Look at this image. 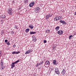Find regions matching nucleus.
Wrapping results in <instances>:
<instances>
[{
  "label": "nucleus",
  "mask_w": 76,
  "mask_h": 76,
  "mask_svg": "<svg viewBox=\"0 0 76 76\" xmlns=\"http://www.w3.org/2000/svg\"><path fill=\"white\" fill-rule=\"evenodd\" d=\"M15 47H16V45L15 44H14L13 45V47H14V48H15Z\"/></svg>",
  "instance_id": "36"
},
{
  "label": "nucleus",
  "mask_w": 76,
  "mask_h": 76,
  "mask_svg": "<svg viewBox=\"0 0 76 76\" xmlns=\"http://www.w3.org/2000/svg\"><path fill=\"white\" fill-rule=\"evenodd\" d=\"M20 52L18 51V52L14 51L12 53V54H19V53H20Z\"/></svg>",
  "instance_id": "6"
},
{
  "label": "nucleus",
  "mask_w": 76,
  "mask_h": 76,
  "mask_svg": "<svg viewBox=\"0 0 76 76\" xmlns=\"http://www.w3.org/2000/svg\"><path fill=\"white\" fill-rule=\"evenodd\" d=\"M34 2H31V4H29L30 7H32V6H34Z\"/></svg>",
  "instance_id": "8"
},
{
  "label": "nucleus",
  "mask_w": 76,
  "mask_h": 76,
  "mask_svg": "<svg viewBox=\"0 0 76 76\" xmlns=\"http://www.w3.org/2000/svg\"><path fill=\"white\" fill-rule=\"evenodd\" d=\"M38 64H37L36 65V67H38Z\"/></svg>",
  "instance_id": "35"
},
{
  "label": "nucleus",
  "mask_w": 76,
  "mask_h": 76,
  "mask_svg": "<svg viewBox=\"0 0 76 76\" xmlns=\"http://www.w3.org/2000/svg\"><path fill=\"white\" fill-rule=\"evenodd\" d=\"M8 13H9V14L10 15H12V13H13V10L12 9L10 8H9L8 10Z\"/></svg>",
  "instance_id": "1"
},
{
  "label": "nucleus",
  "mask_w": 76,
  "mask_h": 76,
  "mask_svg": "<svg viewBox=\"0 0 76 76\" xmlns=\"http://www.w3.org/2000/svg\"><path fill=\"white\" fill-rule=\"evenodd\" d=\"M39 9H40V8H39V7H37L34 10H35V12H36V11L37 12H38V11H39Z\"/></svg>",
  "instance_id": "7"
},
{
  "label": "nucleus",
  "mask_w": 76,
  "mask_h": 76,
  "mask_svg": "<svg viewBox=\"0 0 76 76\" xmlns=\"http://www.w3.org/2000/svg\"><path fill=\"white\" fill-rule=\"evenodd\" d=\"M49 18H50V17L49 15H48V14H47L46 16V19H47V20L48 19H49Z\"/></svg>",
  "instance_id": "12"
},
{
  "label": "nucleus",
  "mask_w": 76,
  "mask_h": 76,
  "mask_svg": "<svg viewBox=\"0 0 76 76\" xmlns=\"http://www.w3.org/2000/svg\"><path fill=\"white\" fill-rule=\"evenodd\" d=\"M31 50H29L27 51L26 52L25 54H29V53H31Z\"/></svg>",
  "instance_id": "15"
},
{
  "label": "nucleus",
  "mask_w": 76,
  "mask_h": 76,
  "mask_svg": "<svg viewBox=\"0 0 76 76\" xmlns=\"http://www.w3.org/2000/svg\"><path fill=\"white\" fill-rule=\"evenodd\" d=\"M32 39H35V38H36V37H35V36H33L32 37Z\"/></svg>",
  "instance_id": "28"
},
{
  "label": "nucleus",
  "mask_w": 76,
  "mask_h": 76,
  "mask_svg": "<svg viewBox=\"0 0 76 76\" xmlns=\"http://www.w3.org/2000/svg\"><path fill=\"white\" fill-rule=\"evenodd\" d=\"M72 36H69V39H71V38H72Z\"/></svg>",
  "instance_id": "30"
},
{
  "label": "nucleus",
  "mask_w": 76,
  "mask_h": 76,
  "mask_svg": "<svg viewBox=\"0 0 76 76\" xmlns=\"http://www.w3.org/2000/svg\"><path fill=\"white\" fill-rule=\"evenodd\" d=\"M29 28H30L31 29H33V28H34V26L32 25H30L29 26Z\"/></svg>",
  "instance_id": "18"
},
{
  "label": "nucleus",
  "mask_w": 76,
  "mask_h": 76,
  "mask_svg": "<svg viewBox=\"0 0 76 76\" xmlns=\"http://www.w3.org/2000/svg\"><path fill=\"white\" fill-rule=\"evenodd\" d=\"M60 22L63 24V25H66L67 23L63 20H60Z\"/></svg>",
  "instance_id": "4"
},
{
  "label": "nucleus",
  "mask_w": 76,
  "mask_h": 76,
  "mask_svg": "<svg viewBox=\"0 0 76 76\" xmlns=\"http://www.w3.org/2000/svg\"><path fill=\"white\" fill-rule=\"evenodd\" d=\"M58 19H60V20H61V19H63V17H62V16H59V17H58Z\"/></svg>",
  "instance_id": "24"
},
{
  "label": "nucleus",
  "mask_w": 76,
  "mask_h": 76,
  "mask_svg": "<svg viewBox=\"0 0 76 76\" xmlns=\"http://www.w3.org/2000/svg\"><path fill=\"white\" fill-rule=\"evenodd\" d=\"M43 42L44 43H46V42H47V40H43Z\"/></svg>",
  "instance_id": "31"
},
{
  "label": "nucleus",
  "mask_w": 76,
  "mask_h": 76,
  "mask_svg": "<svg viewBox=\"0 0 76 76\" xmlns=\"http://www.w3.org/2000/svg\"><path fill=\"white\" fill-rule=\"evenodd\" d=\"M1 52H0V57L1 56Z\"/></svg>",
  "instance_id": "37"
},
{
  "label": "nucleus",
  "mask_w": 76,
  "mask_h": 76,
  "mask_svg": "<svg viewBox=\"0 0 76 76\" xmlns=\"http://www.w3.org/2000/svg\"><path fill=\"white\" fill-rule=\"evenodd\" d=\"M57 34L59 35H62L63 34V31L61 30H60L57 32Z\"/></svg>",
  "instance_id": "5"
},
{
  "label": "nucleus",
  "mask_w": 76,
  "mask_h": 76,
  "mask_svg": "<svg viewBox=\"0 0 76 76\" xmlns=\"http://www.w3.org/2000/svg\"><path fill=\"white\" fill-rule=\"evenodd\" d=\"M58 19V17H56L55 18L54 20L55 21H57V20H59Z\"/></svg>",
  "instance_id": "11"
},
{
  "label": "nucleus",
  "mask_w": 76,
  "mask_h": 76,
  "mask_svg": "<svg viewBox=\"0 0 76 76\" xmlns=\"http://www.w3.org/2000/svg\"><path fill=\"white\" fill-rule=\"evenodd\" d=\"M14 28L16 29H18V26H14Z\"/></svg>",
  "instance_id": "23"
},
{
  "label": "nucleus",
  "mask_w": 76,
  "mask_h": 76,
  "mask_svg": "<svg viewBox=\"0 0 76 76\" xmlns=\"http://www.w3.org/2000/svg\"><path fill=\"white\" fill-rule=\"evenodd\" d=\"M43 63H44V62L42 61L41 62H40L39 63V64H38L39 66V65H41V64H43Z\"/></svg>",
  "instance_id": "22"
},
{
  "label": "nucleus",
  "mask_w": 76,
  "mask_h": 76,
  "mask_svg": "<svg viewBox=\"0 0 76 76\" xmlns=\"http://www.w3.org/2000/svg\"><path fill=\"white\" fill-rule=\"evenodd\" d=\"M59 29H60V27L58 26L56 27L55 29L56 30V31H58Z\"/></svg>",
  "instance_id": "13"
},
{
  "label": "nucleus",
  "mask_w": 76,
  "mask_h": 76,
  "mask_svg": "<svg viewBox=\"0 0 76 76\" xmlns=\"http://www.w3.org/2000/svg\"><path fill=\"white\" fill-rule=\"evenodd\" d=\"M29 31V28H27L26 30V32H28Z\"/></svg>",
  "instance_id": "21"
},
{
  "label": "nucleus",
  "mask_w": 76,
  "mask_h": 76,
  "mask_svg": "<svg viewBox=\"0 0 76 76\" xmlns=\"http://www.w3.org/2000/svg\"><path fill=\"white\" fill-rule=\"evenodd\" d=\"M33 41H34V42H35V41H37V38H35L34 39H33Z\"/></svg>",
  "instance_id": "25"
},
{
  "label": "nucleus",
  "mask_w": 76,
  "mask_h": 76,
  "mask_svg": "<svg viewBox=\"0 0 76 76\" xmlns=\"http://www.w3.org/2000/svg\"><path fill=\"white\" fill-rule=\"evenodd\" d=\"M1 65H4V64H3V62L1 61Z\"/></svg>",
  "instance_id": "33"
},
{
  "label": "nucleus",
  "mask_w": 76,
  "mask_h": 76,
  "mask_svg": "<svg viewBox=\"0 0 76 76\" xmlns=\"http://www.w3.org/2000/svg\"><path fill=\"white\" fill-rule=\"evenodd\" d=\"M7 45H10V43L9 42H7Z\"/></svg>",
  "instance_id": "26"
},
{
  "label": "nucleus",
  "mask_w": 76,
  "mask_h": 76,
  "mask_svg": "<svg viewBox=\"0 0 76 76\" xmlns=\"http://www.w3.org/2000/svg\"><path fill=\"white\" fill-rule=\"evenodd\" d=\"M48 14L49 15L50 17H51L52 16V15H51V14Z\"/></svg>",
  "instance_id": "29"
},
{
  "label": "nucleus",
  "mask_w": 76,
  "mask_h": 76,
  "mask_svg": "<svg viewBox=\"0 0 76 76\" xmlns=\"http://www.w3.org/2000/svg\"><path fill=\"white\" fill-rule=\"evenodd\" d=\"M20 61L19 60H18L17 61H15L14 62H13V64H16L17 63H18V62H19Z\"/></svg>",
  "instance_id": "19"
},
{
  "label": "nucleus",
  "mask_w": 76,
  "mask_h": 76,
  "mask_svg": "<svg viewBox=\"0 0 76 76\" xmlns=\"http://www.w3.org/2000/svg\"><path fill=\"white\" fill-rule=\"evenodd\" d=\"M65 72H66V71H65V70L63 69V71L61 72V73H62V75H64V74H65Z\"/></svg>",
  "instance_id": "16"
},
{
  "label": "nucleus",
  "mask_w": 76,
  "mask_h": 76,
  "mask_svg": "<svg viewBox=\"0 0 76 76\" xmlns=\"http://www.w3.org/2000/svg\"><path fill=\"white\" fill-rule=\"evenodd\" d=\"M5 42H7V39H6L5 40Z\"/></svg>",
  "instance_id": "34"
},
{
  "label": "nucleus",
  "mask_w": 76,
  "mask_h": 76,
  "mask_svg": "<svg viewBox=\"0 0 76 76\" xmlns=\"http://www.w3.org/2000/svg\"><path fill=\"white\" fill-rule=\"evenodd\" d=\"M28 1L27 0H25L24 3H28Z\"/></svg>",
  "instance_id": "27"
},
{
  "label": "nucleus",
  "mask_w": 76,
  "mask_h": 76,
  "mask_svg": "<svg viewBox=\"0 0 76 76\" xmlns=\"http://www.w3.org/2000/svg\"><path fill=\"white\" fill-rule=\"evenodd\" d=\"M11 66H12L11 67V68L12 69H13V67H15V64H13V62L12 63V64H11Z\"/></svg>",
  "instance_id": "10"
},
{
  "label": "nucleus",
  "mask_w": 76,
  "mask_h": 76,
  "mask_svg": "<svg viewBox=\"0 0 76 76\" xmlns=\"http://www.w3.org/2000/svg\"><path fill=\"white\" fill-rule=\"evenodd\" d=\"M75 16H76V12H75Z\"/></svg>",
  "instance_id": "38"
},
{
  "label": "nucleus",
  "mask_w": 76,
  "mask_h": 76,
  "mask_svg": "<svg viewBox=\"0 0 76 76\" xmlns=\"http://www.w3.org/2000/svg\"><path fill=\"white\" fill-rule=\"evenodd\" d=\"M55 72L57 74V75H59L60 72H59V70L58 68L56 67L55 69Z\"/></svg>",
  "instance_id": "2"
},
{
  "label": "nucleus",
  "mask_w": 76,
  "mask_h": 76,
  "mask_svg": "<svg viewBox=\"0 0 76 76\" xmlns=\"http://www.w3.org/2000/svg\"><path fill=\"white\" fill-rule=\"evenodd\" d=\"M1 17L2 18H6V16L5 15H1Z\"/></svg>",
  "instance_id": "20"
},
{
  "label": "nucleus",
  "mask_w": 76,
  "mask_h": 76,
  "mask_svg": "<svg viewBox=\"0 0 76 76\" xmlns=\"http://www.w3.org/2000/svg\"><path fill=\"white\" fill-rule=\"evenodd\" d=\"M30 34L31 35H32V34H36V32L30 31Z\"/></svg>",
  "instance_id": "14"
},
{
  "label": "nucleus",
  "mask_w": 76,
  "mask_h": 76,
  "mask_svg": "<svg viewBox=\"0 0 76 76\" xmlns=\"http://www.w3.org/2000/svg\"><path fill=\"white\" fill-rule=\"evenodd\" d=\"M50 61H47L45 62V65H48V67L50 66Z\"/></svg>",
  "instance_id": "3"
},
{
  "label": "nucleus",
  "mask_w": 76,
  "mask_h": 76,
  "mask_svg": "<svg viewBox=\"0 0 76 76\" xmlns=\"http://www.w3.org/2000/svg\"><path fill=\"white\" fill-rule=\"evenodd\" d=\"M11 34H12V35H13V34H14H14H15V32H13V31H11Z\"/></svg>",
  "instance_id": "32"
},
{
  "label": "nucleus",
  "mask_w": 76,
  "mask_h": 76,
  "mask_svg": "<svg viewBox=\"0 0 76 76\" xmlns=\"http://www.w3.org/2000/svg\"><path fill=\"white\" fill-rule=\"evenodd\" d=\"M4 65H1V69L2 70H4V69L5 68L4 66H3Z\"/></svg>",
  "instance_id": "17"
},
{
  "label": "nucleus",
  "mask_w": 76,
  "mask_h": 76,
  "mask_svg": "<svg viewBox=\"0 0 76 76\" xmlns=\"http://www.w3.org/2000/svg\"><path fill=\"white\" fill-rule=\"evenodd\" d=\"M53 64H55V65H57V63L56 60H53Z\"/></svg>",
  "instance_id": "9"
}]
</instances>
